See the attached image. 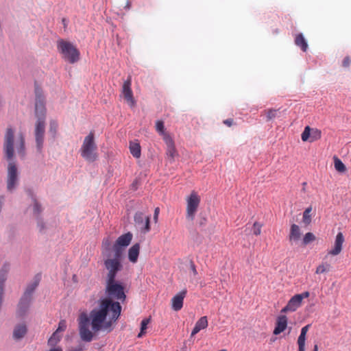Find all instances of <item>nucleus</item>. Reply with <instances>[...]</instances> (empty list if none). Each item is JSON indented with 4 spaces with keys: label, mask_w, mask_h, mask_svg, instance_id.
<instances>
[{
    "label": "nucleus",
    "mask_w": 351,
    "mask_h": 351,
    "mask_svg": "<svg viewBox=\"0 0 351 351\" xmlns=\"http://www.w3.org/2000/svg\"><path fill=\"white\" fill-rule=\"evenodd\" d=\"M105 293L107 297L99 299L89 315L82 313L78 317L79 335L83 341H92L99 331L111 332L121 315L122 308L119 301L126 298L122 283L115 278L106 279Z\"/></svg>",
    "instance_id": "f257e3e1"
},
{
    "label": "nucleus",
    "mask_w": 351,
    "mask_h": 351,
    "mask_svg": "<svg viewBox=\"0 0 351 351\" xmlns=\"http://www.w3.org/2000/svg\"><path fill=\"white\" fill-rule=\"evenodd\" d=\"M35 114L37 118L35 125V139L37 149L41 152L45 132L46 108L42 90L37 85L35 86Z\"/></svg>",
    "instance_id": "f03ea898"
},
{
    "label": "nucleus",
    "mask_w": 351,
    "mask_h": 351,
    "mask_svg": "<svg viewBox=\"0 0 351 351\" xmlns=\"http://www.w3.org/2000/svg\"><path fill=\"white\" fill-rule=\"evenodd\" d=\"M103 255L104 267L108 271L106 279L116 278L117 273L123 268L121 263L123 255H121L119 251L115 253L107 247L104 248Z\"/></svg>",
    "instance_id": "7ed1b4c3"
},
{
    "label": "nucleus",
    "mask_w": 351,
    "mask_h": 351,
    "mask_svg": "<svg viewBox=\"0 0 351 351\" xmlns=\"http://www.w3.org/2000/svg\"><path fill=\"white\" fill-rule=\"evenodd\" d=\"M57 48L62 58L69 63L74 64L80 60L79 50L70 42L60 40L58 41Z\"/></svg>",
    "instance_id": "20e7f679"
},
{
    "label": "nucleus",
    "mask_w": 351,
    "mask_h": 351,
    "mask_svg": "<svg viewBox=\"0 0 351 351\" xmlns=\"http://www.w3.org/2000/svg\"><path fill=\"white\" fill-rule=\"evenodd\" d=\"M96 150L94 132H90L84 139L80 148L81 156L88 162H94L97 158Z\"/></svg>",
    "instance_id": "39448f33"
},
{
    "label": "nucleus",
    "mask_w": 351,
    "mask_h": 351,
    "mask_svg": "<svg viewBox=\"0 0 351 351\" xmlns=\"http://www.w3.org/2000/svg\"><path fill=\"white\" fill-rule=\"evenodd\" d=\"M39 280L40 276H38L36 277L34 282L27 286L18 306V314L20 316H23L26 313L29 304L31 295L38 285Z\"/></svg>",
    "instance_id": "423d86ee"
},
{
    "label": "nucleus",
    "mask_w": 351,
    "mask_h": 351,
    "mask_svg": "<svg viewBox=\"0 0 351 351\" xmlns=\"http://www.w3.org/2000/svg\"><path fill=\"white\" fill-rule=\"evenodd\" d=\"M132 239V234L130 232H128L118 237L115 243L112 247H110V244L108 239L104 240L103 241V245H104V248L107 247L110 251L115 253L119 251L120 252V254L123 255L124 247L130 245Z\"/></svg>",
    "instance_id": "0eeeda50"
},
{
    "label": "nucleus",
    "mask_w": 351,
    "mask_h": 351,
    "mask_svg": "<svg viewBox=\"0 0 351 351\" xmlns=\"http://www.w3.org/2000/svg\"><path fill=\"white\" fill-rule=\"evenodd\" d=\"M186 216L191 221H193L200 204L201 198L196 191H193L186 197Z\"/></svg>",
    "instance_id": "6e6552de"
},
{
    "label": "nucleus",
    "mask_w": 351,
    "mask_h": 351,
    "mask_svg": "<svg viewBox=\"0 0 351 351\" xmlns=\"http://www.w3.org/2000/svg\"><path fill=\"white\" fill-rule=\"evenodd\" d=\"M3 149L7 160H11L14 156V130L11 128L6 130Z\"/></svg>",
    "instance_id": "1a4fd4ad"
},
{
    "label": "nucleus",
    "mask_w": 351,
    "mask_h": 351,
    "mask_svg": "<svg viewBox=\"0 0 351 351\" xmlns=\"http://www.w3.org/2000/svg\"><path fill=\"white\" fill-rule=\"evenodd\" d=\"M18 182V171L16 164L10 162L8 166L7 189L12 191L16 186Z\"/></svg>",
    "instance_id": "9d476101"
},
{
    "label": "nucleus",
    "mask_w": 351,
    "mask_h": 351,
    "mask_svg": "<svg viewBox=\"0 0 351 351\" xmlns=\"http://www.w3.org/2000/svg\"><path fill=\"white\" fill-rule=\"evenodd\" d=\"M134 221L141 232L147 233L150 231V217H145L141 212L136 213L134 215Z\"/></svg>",
    "instance_id": "9b49d317"
},
{
    "label": "nucleus",
    "mask_w": 351,
    "mask_h": 351,
    "mask_svg": "<svg viewBox=\"0 0 351 351\" xmlns=\"http://www.w3.org/2000/svg\"><path fill=\"white\" fill-rule=\"evenodd\" d=\"M132 79L129 76L128 79L123 82L122 86V94L124 99L127 101L130 107H134L136 105V101L133 97V93L131 88Z\"/></svg>",
    "instance_id": "f8f14e48"
},
{
    "label": "nucleus",
    "mask_w": 351,
    "mask_h": 351,
    "mask_svg": "<svg viewBox=\"0 0 351 351\" xmlns=\"http://www.w3.org/2000/svg\"><path fill=\"white\" fill-rule=\"evenodd\" d=\"M344 237L342 232H338L336 235L333 247L328 251V254L337 256L341 252L343 244L344 243Z\"/></svg>",
    "instance_id": "ddd939ff"
},
{
    "label": "nucleus",
    "mask_w": 351,
    "mask_h": 351,
    "mask_svg": "<svg viewBox=\"0 0 351 351\" xmlns=\"http://www.w3.org/2000/svg\"><path fill=\"white\" fill-rule=\"evenodd\" d=\"M302 303L301 297L295 295L289 300L287 304L281 310V313L295 311L302 305Z\"/></svg>",
    "instance_id": "4468645a"
},
{
    "label": "nucleus",
    "mask_w": 351,
    "mask_h": 351,
    "mask_svg": "<svg viewBox=\"0 0 351 351\" xmlns=\"http://www.w3.org/2000/svg\"><path fill=\"white\" fill-rule=\"evenodd\" d=\"M186 293V289H184L173 297L171 299V307L174 311H178L182 308Z\"/></svg>",
    "instance_id": "2eb2a0df"
},
{
    "label": "nucleus",
    "mask_w": 351,
    "mask_h": 351,
    "mask_svg": "<svg viewBox=\"0 0 351 351\" xmlns=\"http://www.w3.org/2000/svg\"><path fill=\"white\" fill-rule=\"evenodd\" d=\"M288 319L286 315H279L276 319V326L273 333L278 335L285 330L287 327Z\"/></svg>",
    "instance_id": "dca6fc26"
},
{
    "label": "nucleus",
    "mask_w": 351,
    "mask_h": 351,
    "mask_svg": "<svg viewBox=\"0 0 351 351\" xmlns=\"http://www.w3.org/2000/svg\"><path fill=\"white\" fill-rule=\"evenodd\" d=\"M167 145V155L171 158L173 160L175 156L177 155V151L175 147L174 141L171 136H165V141Z\"/></svg>",
    "instance_id": "f3484780"
},
{
    "label": "nucleus",
    "mask_w": 351,
    "mask_h": 351,
    "mask_svg": "<svg viewBox=\"0 0 351 351\" xmlns=\"http://www.w3.org/2000/svg\"><path fill=\"white\" fill-rule=\"evenodd\" d=\"M208 326V319L206 316L200 317L195 323V327L191 332V336H194L201 330L206 328Z\"/></svg>",
    "instance_id": "a211bd4d"
},
{
    "label": "nucleus",
    "mask_w": 351,
    "mask_h": 351,
    "mask_svg": "<svg viewBox=\"0 0 351 351\" xmlns=\"http://www.w3.org/2000/svg\"><path fill=\"white\" fill-rule=\"evenodd\" d=\"M310 325H306L301 329V332L298 339V351H305L306 335Z\"/></svg>",
    "instance_id": "6ab92c4d"
},
{
    "label": "nucleus",
    "mask_w": 351,
    "mask_h": 351,
    "mask_svg": "<svg viewBox=\"0 0 351 351\" xmlns=\"http://www.w3.org/2000/svg\"><path fill=\"white\" fill-rule=\"evenodd\" d=\"M140 252V245L136 243L133 245L128 250V258L130 262L135 263L138 260Z\"/></svg>",
    "instance_id": "aec40b11"
},
{
    "label": "nucleus",
    "mask_w": 351,
    "mask_h": 351,
    "mask_svg": "<svg viewBox=\"0 0 351 351\" xmlns=\"http://www.w3.org/2000/svg\"><path fill=\"white\" fill-rule=\"evenodd\" d=\"M27 333V327L25 324H21L15 326L13 331V337L14 339L19 340L22 339Z\"/></svg>",
    "instance_id": "412c9836"
},
{
    "label": "nucleus",
    "mask_w": 351,
    "mask_h": 351,
    "mask_svg": "<svg viewBox=\"0 0 351 351\" xmlns=\"http://www.w3.org/2000/svg\"><path fill=\"white\" fill-rule=\"evenodd\" d=\"M16 148L21 157L25 156V138L22 133H20L16 141Z\"/></svg>",
    "instance_id": "4be33fe9"
},
{
    "label": "nucleus",
    "mask_w": 351,
    "mask_h": 351,
    "mask_svg": "<svg viewBox=\"0 0 351 351\" xmlns=\"http://www.w3.org/2000/svg\"><path fill=\"white\" fill-rule=\"evenodd\" d=\"M300 230L298 225L296 224H292L290 229V233H289V241H298L300 238Z\"/></svg>",
    "instance_id": "5701e85b"
},
{
    "label": "nucleus",
    "mask_w": 351,
    "mask_h": 351,
    "mask_svg": "<svg viewBox=\"0 0 351 351\" xmlns=\"http://www.w3.org/2000/svg\"><path fill=\"white\" fill-rule=\"evenodd\" d=\"M295 43L298 47H300L303 51H306L307 50V43L302 34L296 35Z\"/></svg>",
    "instance_id": "b1692460"
},
{
    "label": "nucleus",
    "mask_w": 351,
    "mask_h": 351,
    "mask_svg": "<svg viewBox=\"0 0 351 351\" xmlns=\"http://www.w3.org/2000/svg\"><path fill=\"white\" fill-rule=\"evenodd\" d=\"M332 267L331 265L327 262H322L316 268L315 274H322L327 273L330 271Z\"/></svg>",
    "instance_id": "393cba45"
},
{
    "label": "nucleus",
    "mask_w": 351,
    "mask_h": 351,
    "mask_svg": "<svg viewBox=\"0 0 351 351\" xmlns=\"http://www.w3.org/2000/svg\"><path fill=\"white\" fill-rule=\"evenodd\" d=\"M130 150L132 155L138 158L141 156V146L139 143H130Z\"/></svg>",
    "instance_id": "a878e982"
},
{
    "label": "nucleus",
    "mask_w": 351,
    "mask_h": 351,
    "mask_svg": "<svg viewBox=\"0 0 351 351\" xmlns=\"http://www.w3.org/2000/svg\"><path fill=\"white\" fill-rule=\"evenodd\" d=\"M263 113L266 116L267 121H271L278 117L279 109L269 108L265 110Z\"/></svg>",
    "instance_id": "bb28decb"
},
{
    "label": "nucleus",
    "mask_w": 351,
    "mask_h": 351,
    "mask_svg": "<svg viewBox=\"0 0 351 351\" xmlns=\"http://www.w3.org/2000/svg\"><path fill=\"white\" fill-rule=\"evenodd\" d=\"M62 336L58 333V332H54L50 338L48 339V346L51 347H54L61 339Z\"/></svg>",
    "instance_id": "cd10ccee"
},
{
    "label": "nucleus",
    "mask_w": 351,
    "mask_h": 351,
    "mask_svg": "<svg viewBox=\"0 0 351 351\" xmlns=\"http://www.w3.org/2000/svg\"><path fill=\"white\" fill-rule=\"evenodd\" d=\"M156 131L162 136V138L165 141V136H170L167 132L165 130V125L162 121L158 120L156 123Z\"/></svg>",
    "instance_id": "c85d7f7f"
},
{
    "label": "nucleus",
    "mask_w": 351,
    "mask_h": 351,
    "mask_svg": "<svg viewBox=\"0 0 351 351\" xmlns=\"http://www.w3.org/2000/svg\"><path fill=\"white\" fill-rule=\"evenodd\" d=\"M334 165L335 169L339 173H344L346 171L345 165L337 157L334 158Z\"/></svg>",
    "instance_id": "c756f323"
},
{
    "label": "nucleus",
    "mask_w": 351,
    "mask_h": 351,
    "mask_svg": "<svg viewBox=\"0 0 351 351\" xmlns=\"http://www.w3.org/2000/svg\"><path fill=\"white\" fill-rule=\"evenodd\" d=\"M150 322V318L143 319L141 323V331L138 335V337H142L145 333L147 328V325Z\"/></svg>",
    "instance_id": "7c9ffc66"
},
{
    "label": "nucleus",
    "mask_w": 351,
    "mask_h": 351,
    "mask_svg": "<svg viewBox=\"0 0 351 351\" xmlns=\"http://www.w3.org/2000/svg\"><path fill=\"white\" fill-rule=\"evenodd\" d=\"M322 136L321 130L317 128H311L310 142H314L319 140Z\"/></svg>",
    "instance_id": "2f4dec72"
},
{
    "label": "nucleus",
    "mask_w": 351,
    "mask_h": 351,
    "mask_svg": "<svg viewBox=\"0 0 351 351\" xmlns=\"http://www.w3.org/2000/svg\"><path fill=\"white\" fill-rule=\"evenodd\" d=\"M311 210L312 207L309 206L303 213V222L306 225H308L311 221V215L310 214Z\"/></svg>",
    "instance_id": "473e14b6"
},
{
    "label": "nucleus",
    "mask_w": 351,
    "mask_h": 351,
    "mask_svg": "<svg viewBox=\"0 0 351 351\" xmlns=\"http://www.w3.org/2000/svg\"><path fill=\"white\" fill-rule=\"evenodd\" d=\"M315 240V235L312 232H307L303 238V244L306 245Z\"/></svg>",
    "instance_id": "72a5a7b5"
},
{
    "label": "nucleus",
    "mask_w": 351,
    "mask_h": 351,
    "mask_svg": "<svg viewBox=\"0 0 351 351\" xmlns=\"http://www.w3.org/2000/svg\"><path fill=\"white\" fill-rule=\"evenodd\" d=\"M310 137H311V128L309 126L305 127L303 132L301 135V138L303 141H310Z\"/></svg>",
    "instance_id": "f704fd0d"
},
{
    "label": "nucleus",
    "mask_w": 351,
    "mask_h": 351,
    "mask_svg": "<svg viewBox=\"0 0 351 351\" xmlns=\"http://www.w3.org/2000/svg\"><path fill=\"white\" fill-rule=\"evenodd\" d=\"M57 129H58V123L54 120H51L50 121V124H49V132L51 133L53 137H54L56 136Z\"/></svg>",
    "instance_id": "c9c22d12"
},
{
    "label": "nucleus",
    "mask_w": 351,
    "mask_h": 351,
    "mask_svg": "<svg viewBox=\"0 0 351 351\" xmlns=\"http://www.w3.org/2000/svg\"><path fill=\"white\" fill-rule=\"evenodd\" d=\"M263 225L257 221L253 224V233L254 235L258 236L261 233V228Z\"/></svg>",
    "instance_id": "e433bc0d"
},
{
    "label": "nucleus",
    "mask_w": 351,
    "mask_h": 351,
    "mask_svg": "<svg viewBox=\"0 0 351 351\" xmlns=\"http://www.w3.org/2000/svg\"><path fill=\"white\" fill-rule=\"evenodd\" d=\"M66 321L64 319H62L59 322L58 327L56 329V332H58V333H59L60 332L64 331L66 330Z\"/></svg>",
    "instance_id": "4c0bfd02"
},
{
    "label": "nucleus",
    "mask_w": 351,
    "mask_h": 351,
    "mask_svg": "<svg viewBox=\"0 0 351 351\" xmlns=\"http://www.w3.org/2000/svg\"><path fill=\"white\" fill-rule=\"evenodd\" d=\"M351 64V58L350 56H347L344 58L342 61V66L345 68H348Z\"/></svg>",
    "instance_id": "58836bf2"
},
{
    "label": "nucleus",
    "mask_w": 351,
    "mask_h": 351,
    "mask_svg": "<svg viewBox=\"0 0 351 351\" xmlns=\"http://www.w3.org/2000/svg\"><path fill=\"white\" fill-rule=\"evenodd\" d=\"M41 206L37 202L36 200H34V212L36 215H38L41 212Z\"/></svg>",
    "instance_id": "ea45409f"
},
{
    "label": "nucleus",
    "mask_w": 351,
    "mask_h": 351,
    "mask_svg": "<svg viewBox=\"0 0 351 351\" xmlns=\"http://www.w3.org/2000/svg\"><path fill=\"white\" fill-rule=\"evenodd\" d=\"M84 346L82 344H79L77 346H73L70 348V351H83Z\"/></svg>",
    "instance_id": "a19ab883"
},
{
    "label": "nucleus",
    "mask_w": 351,
    "mask_h": 351,
    "mask_svg": "<svg viewBox=\"0 0 351 351\" xmlns=\"http://www.w3.org/2000/svg\"><path fill=\"white\" fill-rule=\"evenodd\" d=\"M159 212H160L159 208L158 207L156 208L154 210V220L155 223L158 222Z\"/></svg>",
    "instance_id": "79ce46f5"
},
{
    "label": "nucleus",
    "mask_w": 351,
    "mask_h": 351,
    "mask_svg": "<svg viewBox=\"0 0 351 351\" xmlns=\"http://www.w3.org/2000/svg\"><path fill=\"white\" fill-rule=\"evenodd\" d=\"M223 123L228 127H231L234 123V120L232 119H228L224 120Z\"/></svg>",
    "instance_id": "37998d69"
},
{
    "label": "nucleus",
    "mask_w": 351,
    "mask_h": 351,
    "mask_svg": "<svg viewBox=\"0 0 351 351\" xmlns=\"http://www.w3.org/2000/svg\"><path fill=\"white\" fill-rule=\"evenodd\" d=\"M297 295H299L301 297V300L302 301L303 299L307 298L310 295V293L308 291H304L300 294H296Z\"/></svg>",
    "instance_id": "c03bdc74"
},
{
    "label": "nucleus",
    "mask_w": 351,
    "mask_h": 351,
    "mask_svg": "<svg viewBox=\"0 0 351 351\" xmlns=\"http://www.w3.org/2000/svg\"><path fill=\"white\" fill-rule=\"evenodd\" d=\"M191 270L193 271V275L196 276L197 274V270H196L195 265V264L193 262L191 263Z\"/></svg>",
    "instance_id": "a18cd8bd"
},
{
    "label": "nucleus",
    "mask_w": 351,
    "mask_h": 351,
    "mask_svg": "<svg viewBox=\"0 0 351 351\" xmlns=\"http://www.w3.org/2000/svg\"><path fill=\"white\" fill-rule=\"evenodd\" d=\"M49 351H62V349L61 347L58 346V347L53 348L52 349H50Z\"/></svg>",
    "instance_id": "49530a36"
},
{
    "label": "nucleus",
    "mask_w": 351,
    "mask_h": 351,
    "mask_svg": "<svg viewBox=\"0 0 351 351\" xmlns=\"http://www.w3.org/2000/svg\"><path fill=\"white\" fill-rule=\"evenodd\" d=\"M130 6H131V3L129 1H128L126 3V5H125V8L127 9H130Z\"/></svg>",
    "instance_id": "de8ad7c7"
},
{
    "label": "nucleus",
    "mask_w": 351,
    "mask_h": 351,
    "mask_svg": "<svg viewBox=\"0 0 351 351\" xmlns=\"http://www.w3.org/2000/svg\"><path fill=\"white\" fill-rule=\"evenodd\" d=\"M313 351H318V346L317 344L314 346L313 350Z\"/></svg>",
    "instance_id": "09e8293b"
},
{
    "label": "nucleus",
    "mask_w": 351,
    "mask_h": 351,
    "mask_svg": "<svg viewBox=\"0 0 351 351\" xmlns=\"http://www.w3.org/2000/svg\"><path fill=\"white\" fill-rule=\"evenodd\" d=\"M44 226H43V224H40V230L43 229Z\"/></svg>",
    "instance_id": "8fccbe9b"
}]
</instances>
